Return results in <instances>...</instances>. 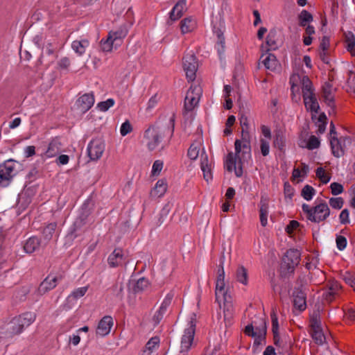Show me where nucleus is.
<instances>
[{"label":"nucleus","instance_id":"f257e3e1","mask_svg":"<svg viewBox=\"0 0 355 355\" xmlns=\"http://www.w3.org/2000/svg\"><path fill=\"white\" fill-rule=\"evenodd\" d=\"M235 153L227 154L225 168L227 171H234L236 177L243 175V166L251 159L250 136L248 129L243 128L241 139L234 142Z\"/></svg>","mask_w":355,"mask_h":355},{"label":"nucleus","instance_id":"f03ea898","mask_svg":"<svg viewBox=\"0 0 355 355\" xmlns=\"http://www.w3.org/2000/svg\"><path fill=\"white\" fill-rule=\"evenodd\" d=\"M175 128V114L169 119L167 126L150 125L144 132V139L148 149L154 150L161 143L162 139L166 135L171 138Z\"/></svg>","mask_w":355,"mask_h":355},{"label":"nucleus","instance_id":"7ed1b4c3","mask_svg":"<svg viewBox=\"0 0 355 355\" xmlns=\"http://www.w3.org/2000/svg\"><path fill=\"white\" fill-rule=\"evenodd\" d=\"M91 213L87 205L84 203L79 211L78 216L70 227L67 238L73 241L85 231V226L89 223Z\"/></svg>","mask_w":355,"mask_h":355},{"label":"nucleus","instance_id":"20e7f679","mask_svg":"<svg viewBox=\"0 0 355 355\" xmlns=\"http://www.w3.org/2000/svg\"><path fill=\"white\" fill-rule=\"evenodd\" d=\"M302 208L303 212L306 214V218L316 223L324 221L330 215V209L324 200H321L320 203L313 207L304 203Z\"/></svg>","mask_w":355,"mask_h":355},{"label":"nucleus","instance_id":"39448f33","mask_svg":"<svg viewBox=\"0 0 355 355\" xmlns=\"http://www.w3.org/2000/svg\"><path fill=\"white\" fill-rule=\"evenodd\" d=\"M36 315L32 312H26L14 317L7 325L6 331L10 336L21 334L25 327L30 326L35 320Z\"/></svg>","mask_w":355,"mask_h":355},{"label":"nucleus","instance_id":"423d86ee","mask_svg":"<svg viewBox=\"0 0 355 355\" xmlns=\"http://www.w3.org/2000/svg\"><path fill=\"white\" fill-rule=\"evenodd\" d=\"M301 253L298 250L289 249L282 259L281 273L284 277L293 275L295 268L300 264Z\"/></svg>","mask_w":355,"mask_h":355},{"label":"nucleus","instance_id":"0eeeda50","mask_svg":"<svg viewBox=\"0 0 355 355\" xmlns=\"http://www.w3.org/2000/svg\"><path fill=\"white\" fill-rule=\"evenodd\" d=\"M19 164L18 162L12 159L0 164V187H6L11 183L18 173L17 166Z\"/></svg>","mask_w":355,"mask_h":355},{"label":"nucleus","instance_id":"6e6552de","mask_svg":"<svg viewBox=\"0 0 355 355\" xmlns=\"http://www.w3.org/2000/svg\"><path fill=\"white\" fill-rule=\"evenodd\" d=\"M202 89L199 85L191 86L187 91L184 98L183 114L185 116L189 112L192 111L198 105Z\"/></svg>","mask_w":355,"mask_h":355},{"label":"nucleus","instance_id":"1a4fd4ad","mask_svg":"<svg viewBox=\"0 0 355 355\" xmlns=\"http://www.w3.org/2000/svg\"><path fill=\"white\" fill-rule=\"evenodd\" d=\"M198 61L193 53H187L183 58V67L189 81H193L196 77Z\"/></svg>","mask_w":355,"mask_h":355},{"label":"nucleus","instance_id":"9d476101","mask_svg":"<svg viewBox=\"0 0 355 355\" xmlns=\"http://www.w3.org/2000/svg\"><path fill=\"white\" fill-rule=\"evenodd\" d=\"M215 296L216 302L218 303L220 307H221L222 300H227L232 297L227 289H225V272H217Z\"/></svg>","mask_w":355,"mask_h":355},{"label":"nucleus","instance_id":"9b49d317","mask_svg":"<svg viewBox=\"0 0 355 355\" xmlns=\"http://www.w3.org/2000/svg\"><path fill=\"white\" fill-rule=\"evenodd\" d=\"M87 150L91 160H98L105 150L104 141L101 138L92 139L89 143Z\"/></svg>","mask_w":355,"mask_h":355},{"label":"nucleus","instance_id":"f8f14e48","mask_svg":"<svg viewBox=\"0 0 355 355\" xmlns=\"http://www.w3.org/2000/svg\"><path fill=\"white\" fill-rule=\"evenodd\" d=\"M196 322L193 318H191L190 327L186 329L181 340L180 353L187 352L190 349L194 338Z\"/></svg>","mask_w":355,"mask_h":355},{"label":"nucleus","instance_id":"ddd939ff","mask_svg":"<svg viewBox=\"0 0 355 355\" xmlns=\"http://www.w3.org/2000/svg\"><path fill=\"white\" fill-rule=\"evenodd\" d=\"M293 307L300 312L306 308V293L301 288H295L293 292Z\"/></svg>","mask_w":355,"mask_h":355},{"label":"nucleus","instance_id":"4468645a","mask_svg":"<svg viewBox=\"0 0 355 355\" xmlns=\"http://www.w3.org/2000/svg\"><path fill=\"white\" fill-rule=\"evenodd\" d=\"M94 94L92 93H87L77 99L76 106L80 112L85 113L94 105Z\"/></svg>","mask_w":355,"mask_h":355},{"label":"nucleus","instance_id":"2eb2a0df","mask_svg":"<svg viewBox=\"0 0 355 355\" xmlns=\"http://www.w3.org/2000/svg\"><path fill=\"white\" fill-rule=\"evenodd\" d=\"M44 247V242L36 236H31L23 244L24 252L29 254L38 252L41 248Z\"/></svg>","mask_w":355,"mask_h":355},{"label":"nucleus","instance_id":"dca6fc26","mask_svg":"<svg viewBox=\"0 0 355 355\" xmlns=\"http://www.w3.org/2000/svg\"><path fill=\"white\" fill-rule=\"evenodd\" d=\"M269 200V197L266 193H261L259 202V217L263 227L266 226L268 223Z\"/></svg>","mask_w":355,"mask_h":355},{"label":"nucleus","instance_id":"f3484780","mask_svg":"<svg viewBox=\"0 0 355 355\" xmlns=\"http://www.w3.org/2000/svg\"><path fill=\"white\" fill-rule=\"evenodd\" d=\"M113 319L110 315H105L99 321L96 329V335L103 337L108 335L113 326Z\"/></svg>","mask_w":355,"mask_h":355},{"label":"nucleus","instance_id":"a211bd4d","mask_svg":"<svg viewBox=\"0 0 355 355\" xmlns=\"http://www.w3.org/2000/svg\"><path fill=\"white\" fill-rule=\"evenodd\" d=\"M58 277H53L51 278V276H47L40 284L39 287L35 291V293L38 296H42L49 291L53 289L57 286Z\"/></svg>","mask_w":355,"mask_h":355},{"label":"nucleus","instance_id":"6ab92c4d","mask_svg":"<svg viewBox=\"0 0 355 355\" xmlns=\"http://www.w3.org/2000/svg\"><path fill=\"white\" fill-rule=\"evenodd\" d=\"M322 96L327 105L333 110L335 109V99L333 95V86L329 82H325L322 87Z\"/></svg>","mask_w":355,"mask_h":355},{"label":"nucleus","instance_id":"aec40b11","mask_svg":"<svg viewBox=\"0 0 355 355\" xmlns=\"http://www.w3.org/2000/svg\"><path fill=\"white\" fill-rule=\"evenodd\" d=\"M244 333L247 336L254 338L253 343L254 347H258L262 344H266V334H265L264 332H263L261 334H257V332H254L253 324H248L244 329Z\"/></svg>","mask_w":355,"mask_h":355},{"label":"nucleus","instance_id":"412c9836","mask_svg":"<svg viewBox=\"0 0 355 355\" xmlns=\"http://www.w3.org/2000/svg\"><path fill=\"white\" fill-rule=\"evenodd\" d=\"M223 302V321L225 327L230 326L232 323L233 319V305L232 299L229 298L227 300H222Z\"/></svg>","mask_w":355,"mask_h":355},{"label":"nucleus","instance_id":"4be33fe9","mask_svg":"<svg viewBox=\"0 0 355 355\" xmlns=\"http://www.w3.org/2000/svg\"><path fill=\"white\" fill-rule=\"evenodd\" d=\"M128 34V30L125 27H120L116 31H111L109 32L108 35L110 39L115 42V49L120 46L123 42V40L126 37Z\"/></svg>","mask_w":355,"mask_h":355},{"label":"nucleus","instance_id":"5701e85b","mask_svg":"<svg viewBox=\"0 0 355 355\" xmlns=\"http://www.w3.org/2000/svg\"><path fill=\"white\" fill-rule=\"evenodd\" d=\"M123 260V251L120 248L115 249L108 257L107 261L110 267L115 268L122 264Z\"/></svg>","mask_w":355,"mask_h":355},{"label":"nucleus","instance_id":"b1692460","mask_svg":"<svg viewBox=\"0 0 355 355\" xmlns=\"http://www.w3.org/2000/svg\"><path fill=\"white\" fill-rule=\"evenodd\" d=\"M167 190V184L165 180H159L155 186L150 191V196L153 198L162 197Z\"/></svg>","mask_w":355,"mask_h":355},{"label":"nucleus","instance_id":"393cba45","mask_svg":"<svg viewBox=\"0 0 355 355\" xmlns=\"http://www.w3.org/2000/svg\"><path fill=\"white\" fill-rule=\"evenodd\" d=\"M57 228L56 223H51L46 225L42 230L44 246H46L52 239Z\"/></svg>","mask_w":355,"mask_h":355},{"label":"nucleus","instance_id":"a878e982","mask_svg":"<svg viewBox=\"0 0 355 355\" xmlns=\"http://www.w3.org/2000/svg\"><path fill=\"white\" fill-rule=\"evenodd\" d=\"M185 6V0H180L178 1L170 12V19L174 21L180 18L182 16Z\"/></svg>","mask_w":355,"mask_h":355},{"label":"nucleus","instance_id":"bb28decb","mask_svg":"<svg viewBox=\"0 0 355 355\" xmlns=\"http://www.w3.org/2000/svg\"><path fill=\"white\" fill-rule=\"evenodd\" d=\"M61 150V143L58 139H53L49 144L45 152V156L48 158L56 156Z\"/></svg>","mask_w":355,"mask_h":355},{"label":"nucleus","instance_id":"cd10ccee","mask_svg":"<svg viewBox=\"0 0 355 355\" xmlns=\"http://www.w3.org/2000/svg\"><path fill=\"white\" fill-rule=\"evenodd\" d=\"M330 145L332 154L336 157H340L344 155V150L341 146L340 140L337 136H331L330 139Z\"/></svg>","mask_w":355,"mask_h":355},{"label":"nucleus","instance_id":"c85d7f7f","mask_svg":"<svg viewBox=\"0 0 355 355\" xmlns=\"http://www.w3.org/2000/svg\"><path fill=\"white\" fill-rule=\"evenodd\" d=\"M305 106L307 110L314 113H318L320 106L315 94L303 97Z\"/></svg>","mask_w":355,"mask_h":355},{"label":"nucleus","instance_id":"c756f323","mask_svg":"<svg viewBox=\"0 0 355 355\" xmlns=\"http://www.w3.org/2000/svg\"><path fill=\"white\" fill-rule=\"evenodd\" d=\"M196 26V20L191 17H186L180 22V29L182 34H186L193 31Z\"/></svg>","mask_w":355,"mask_h":355},{"label":"nucleus","instance_id":"7c9ffc66","mask_svg":"<svg viewBox=\"0 0 355 355\" xmlns=\"http://www.w3.org/2000/svg\"><path fill=\"white\" fill-rule=\"evenodd\" d=\"M302 96L305 97L314 94L313 83L307 76H304L302 79Z\"/></svg>","mask_w":355,"mask_h":355},{"label":"nucleus","instance_id":"2f4dec72","mask_svg":"<svg viewBox=\"0 0 355 355\" xmlns=\"http://www.w3.org/2000/svg\"><path fill=\"white\" fill-rule=\"evenodd\" d=\"M345 42L346 49L352 56L355 55V37L354 35L349 31L345 33Z\"/></svg>","mask_w":355,"mask_h":355},{"label":"nucleus","instance_id":"473e14b6","mask_svg":"<svg viewBox=\"0 0 355 355\" xmlns=\"http://www.w3.org/2000/svg\"><path fill=\"white\" fill-rule=\"evenodd\" d=\"M236 279L241 284L246 286L248 284V270L243 266H239L236 271Z\"/></svg>","mask_w":355,"mask_h":355},{"label":"nucleus","instance_id":"72a5a7b5","mask_svg":"<svg viewBox=\"0 0 355 355\" xmlns=\"http://www.w3.org/2000/svg\"><path fill=\"white\" fill-rule=\"evenodd\" d=\"M262 62L265 67L270 71H275L279 64L276 56L272 53H268Z\"/></svg>","mask_w":355,"mask_h":355},{"label":"nucleus","instance_id":"f704fd0d","mask_svg":"<svg viewBox=\"0 0 355 355\" xmlns=\"http://www.w3.org/2000/svg\"><path fill=\"white\" fill-rule=\"evenodd\" d=\"M89 45V41L87 40H75L71 44L72 49L79 55H82L85 52L86 48Z\"/></svg>","mask_w":355,"mask_h":355},{"label":"nucleus","instance_id":"c9c22d12","mask_svg":"<svg viewBox=\"0 0 355 355\" xmlns=\"http://www.w3.org/2000/svg\"><path fill=\"white\" fill-rule=\"evenodd\" d=\"M299 25L302 27H305L309 25V23L313 21V17L309 11L302 10L298 15Z\"/></svg>","mask_w":355,"mask_h":355},{"label":"nucleus","instance_id":"e433bc0d","mask_svg":"<svg viewBox=\"0 0 355 355\" xmlns=\"http://www.w3.org/2000/svg\"><path fill=\"white\" fill-rule=\"evenodd\" d=\"M30 293L28 286H22L15 291L13 298L17 302H24L26 300L27 295Z\"/></svg>","mask_w":355,"mask_h":355},{"label":"nucleus","instance_id":"4c0bfd02","mask_svg":"<svg viewBox=\"0 0 355 355\" xmlns=\"http://www.w3.org/2000/svg\"><path fill=\"white\" fill-rule=\"evenodd\" d=\"M311 331V337L314 342L318 345H322L326 341V338L322 328Z\"/></svg>","mask_w":355,"mask_h":355},{"label":"nucleus","instance_id":"58836bf2","mask_svg":"<svg viewBox=\"0 0 355 355\" xmlns=\"http://www.w3.org/2000/svg\"><path fill=\"white\" fill-rule=\"evenodd\" d=\"M251 324L254 325V332L261 334L263 332L267 334V324L264 318H259L258 321H253Z\"/></svg>","mask_w":355,"mask_h":355},{"label":"nucleus","instance_id":"ea45409f","mask_svg":"<svg viewBox=\"0 0 355 355\" xmlns=\"http://www.w3.org/2000/svg\"><path fill=\"white\" fill-rule=\"evenodd\" d=\"M148 280L145 277H141L135 282L132 290L135 293H141L148 288Z\"/></svg>","mask_w":355,"mask_h":355},{"label":"nucleus","instance_id":"a19ab883","mask_svg":"<svg viewBox=\"0 0 355 355\" xmlns=\"http://www.w3.org/2000/svg\"><path fill=\"white\" fill-rule=\"evenodd\" d=\"M277 32L275 30H270L266 37V45L269 47L267 51L275 50L277 49V44L275 40Z\"/></svg>","mask_w":355,"mask_h":355},{"label":"nucleus","instance_id":"79ce46f5","mask_svg":"<svg viewBox=\"0 0 355 355\" xmlns=\"http://www.w3.org/2000/svg\"><path fill=\"white\" fill-rule=\"evenodd\" d=\"M201 169L203 172L204 179L207 182H209V180L212 179L211 167L208 164V159L207 157H205V159L201 162Z\"/></svg>","mask_w":355,"mask_h":355},{"label":"nucleus","instance_id":"37998d69","mask_svg":"<svg viewBox=\"0 0 355 355\" xmlns=\"http://www.w3.org/2000/svg\"><path fill=\"white\" fill-rule=\"evenodd\" d=\"M341 277L345 282L352 287L355 291V272L352 271H345L341 274Z\"/></svg>","mask_w":355,"mask_h":355},{"label":"nucleus","instance_id":"c03bdc74","mask_svg":"<svg viewBox=\"0 0 355 355\" xmlns=\"http://www.w3.org/2000/svg\"><path fill=\"white\" fill-rule=\"evenodd\" d=\"M315 193V189L313 187H311L309 184H306L303 187L302 192H301V196L306 200L309 201L313 198Z\"/></svg>","mask_w":355,"mask_h":355},{"label":"nucleus","instance_id":"a18cd8bd","mask_svg":"<svg viewBox=\"0 0 355 355\" xmlns=\"http://www.w3.org/2000/svg\"><path fill=\"white\" fill-rule=\"evenodd\" d=\"M310 327L311 330L313 329H319L321 327V320H320V316L318 313L314 312L310 319Z\"/></svg>","mask_w":355,"mask_h":355},{"label":"nucleus","instance_id":"49530a36","mask_svg":"<svg viewBox=\"0 0 355 355\" xmlns=\"http://www.w3.org/2000/svg\"><path fill=\"white\" fill-rule=\"evenodd\" d=\"M327 116L324 113H322L319 115L318 119V131L317 133L318 134H323L326 130V125H327Z\"/></svg>","mask_w":355,"mask_h":355},{"label":"nucleus","instance_id":"de8ad7c7","mask_svg":"<svg viewBox=\"0 0 355 355\" xmlns=\"http://www.w3.org/2000/svg\"><path fill=\"white\" fill-rule=\"evenodd\" d=\"M159 338L157 336L151 338L146 345V349L148 351V355L150 354L155 348L159 347Z\"/></svg>","mask_w":355,"mask_h":355},{"label":"nucleus","instance_id":"09e8293b","mask_svg":"<svg viewBox=\"0 0 355 355\" xmlns=\"http://www.w3.org/2000/svg\"><path fill=\"white\" fill-rule=\"evenodd\" d=\"M113 46L115 47V42L112 40V39H110V36L107 35V39L102 40L101 41V48L104 52H110L112 51Z\"/></svg>","mask_w":355,"mask_h":355},{"label":"nucleus","instance_id":"8fccbe9b","mask_svg":"<svg viewBox=\"0 0 355 355\" xmlns=\"http://www.w3.org/2000/svg\"><path fill=\"white\" fill-rule=\"evenodd\" d=\"M114 103L115 101L113 98H108L105 101L98 103L96 107L100 111L106 112L114 105Z\"/></svg>","mask_w":355,"mask_h":355},{"label":"nucleus","instance_id":"3c124183","mask_svg":"<svg viewBox=\"0 0 355 355\" xmlns=\"http://www.w3.org/2000/svg\"><path fill=\"white\" fill-rule=\"evenodd\" d=\"M274 146L277 148L279 150L282 151L285 147V138L282 133L276 134Z\"/></svg>","mask_w":355,"mask_h":355},{"label":"nucleus","instance_id":"603ef678","mask_svg":"<svg viewBox=\"0 0 355 355\" xmlns=\"http://www.w3.org/2000/svg\"><path fill=\"white\" fill-rule=\"evenodd\" d=\"M87 290H88L87 286L78 288L75 289L68 297L70 298L72 297L76 300L78 299V298L84 296L85 295L86 292L87 291Z\"/></svg>","mask_w":355,"mask_h":355},{"label":"nucleus","instance_id":"864d4df0","mask_svg":"<svg viewBox=\"0 0 355 355\" xmlns=\"http://www.w3.org/2000/svg\"><path fill=\"white\" fill-rule=\"evenodd\" d=\"M320 144L319 139L314 135H311L309 139L306 147L309 150H313L319 148Z\"/></svg>","mask_w":355,"mask_h":355},{"label":"nucleus","instance_id":"5fc2aeb1","mask_svg":"<svg viewBox=\"0 0 355 355\" xmlns=\"http://www.w3.org/2000/svg\"><path fill=\"white\" fill-rule=\"evenodd\" d=\"M329 202L332 208L340 209L343 206L344 200L341 197L331 198Z\"/></svg>","mask_w":355,"mask_h":355},{"label":"nucleus","instance_id":"6e6d98bb","mask_svg":"<svg viewBox=\"0 0 355 355\" xmlns=\"http://www.w3.org/2000/svg\"><path fill=\"white\" fill-rule=\"evenodd\" d=\"M225 37H220V38L217 39V42L216 44V48L217 49L218 55L220 59L225 52Z\"/></svg>","mask_w":355,"mask_h":355},{"label":"nucleus","instance_id":"4d7b16f0","mask_svg":"<svg viewBox=\"0 0 355 355\" xmlns=\"http://www.w3.org/2000/svg\"><path fill=\"white\" fill-rule=\"evenodd\" d=\"M336 243L337 248L342 251L346 248L347 241L344 236L336 235Z\"/></svg>","mask_w":355,"mask_h":355},{"label":"nucleus","instance_id":"13d9d810","mask_svg":"<svg viewBox=\"0 0 355 355\" xmlns=\"http://www.w3.org/2000/svg\"><path fill=\"white\" fill-rule=\"evenodd\" d=\"M132 131V126L130 121L126 120L123 122L120 128V132L122 136H125Z\"/></svg>","mask_w":355,"mask_h":355},{"label":"nucleus","instance_id":"bf43d9fd","mask_svg":"<svg viewBox=\"0 0 355 355\" xmlns=\"http://www.w3.org/2000/svg\"><path fill=\"white\" fill-rule=\"evenodd\" d=\"M331 193L334 196L340 194L343 191V187L341 184L338 182H333L330 185Z\"/></svg>","mask_w":355,"mask_h":355},{"label":"nucleus","instance_id":"052dcab7","mask_svg":"<svg viewBox=\"0 0 355 355\" xmlns=\"http://www.w3.org/2000/svg\"><path fill=\"white\" fill-rule=\"evenodd\" d=\"M270 318L272 322V331H279L278 318L274 309L270 313Z\"/></svg>","mask_w":355,"mask_h":355},{"label":"nucleus","instance_id":"680f3d73","mask_svg":"<svg viewBox=\"0 0 355 355\" xmlns=\"http://www.w3.org/2000/svg\"><path fill=\"white\" fill-rule=\"evenodd\" d=\"M198 154L199 149L198 148V147L194 146L193 144L191 145L187 153L188 157L191 159L195 160L198 157Z\"/></svg>","mask_w":355,"mask_h":355},{"label":"nucleus","instance_id":"e2e57ef3","mask_svg":"<svg viewBox=\"0 0 355 355\" xmlns=\"http://www.w3.org/2000/svg\"><path fill=\"white\" fill-rule=\"evenodd\" d=\"M163 168V162L161 160H156L154 162L152 168V174L153 175H157L161 172Z\"/></svg>","mask_w":355,"mask_h":355},{"label":"nucleus","instance_id":"0e129e2a","mask_svg":"<svg viewBox=\"0 0 355 355\" xmlns=\"http://www.w3.org/2000/svg\"><path fill=\"white\" fill-rule=\"evenodd\" d=\"M260 148L261 152L263 156H267L269 154L270 151V145L269 142L263 139L260 140Z\"/></svg>","mask_w":355,"mask_h":355},{"label":"nucleus","instance_id":"69168bd1","mask_svg":"<svg viewBox=\"0 0 355 355\" xmlns=\"http://www.w3.org/2000/svg\"><path fill=\"white\" fill-rule=\"evenodd\" d=\"M349 213L347 209H345L340 212L339 219L341 224L347 225L349 223Z\"/></svg>","mask_w":355,"mask_h":355},{"label":"nucleus","instance_id":"338daca9","mask_svg":"<svg viewBox=\"0 0 355 355\" xmlns=\"http://www.w3.org/2000/svg\"><path fill=\"white\" fill-rule=\"evenodd\" d=\"M330 46V40L328 36H323L320 41V49L322 51H327Z\"/></svg>","mask_w":355,"mask_h":355},{"label":"nucleus","instance_id":"774afa93","mask_svg":"<svg viewBox=\"0 0 355 355\" xmlns=\"http://www.w3.org/2000/svg\"><path fill=\"white\" fill-rule=\"evenodd\" d=\"M345 317L349 321L354 322H355V306L348 308L345 311Z\"/></svg>","mask_w":355,"mask_h":355}]
</instances>
